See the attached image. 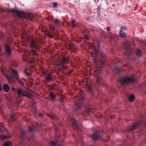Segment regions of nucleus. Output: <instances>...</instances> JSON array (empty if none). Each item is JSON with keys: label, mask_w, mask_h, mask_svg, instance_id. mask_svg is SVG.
<instances>
[{"label": "nucleus", "mask_w": 146, "mask_h": 146, "mask_svg": "<svg viewBox=\"0 0 146 146\" xmlns=\"http://www.w3.org/2000/svg\"><path fill=\"white\" fill-rule=\"evenodd\" d=\"M94 51L95 56L93 58V62L97 64V69L94 71V74L98 78L96 82L97 84L99 83L100 79L103 78L104 76L102 75V72L100 71L104 66L106 59V57L105 52L101 50H99L94 48Z\"/></svg>", "instance_id": "obj_1"}, {"label": "nucleus", "mask_w": 146, "mask_h": 146, "mask_svg": "<svg viewBox=\"0 0 146 146\" xmlns=\"http://www.w3.org/2000/svg\"><path fill=\"white\" fill-rule=\"evenodd\" d=\"M12 72L15 75V77L11 74H8L6 75V78L8 83L10 84H13L16 81H18L20 85L23 86L24 84L23 82L19 78V76L16 70L12 69Z\"/></svg>", "instance_id": "obj_2"}, {"label": "nucleus", "mask_w": 146, "mask_h": 146, "mask_svg": "<svg viewBox=\"0 0 146 146\" xmlns=\"http://www.w3.org/2000/svg\"><path fill=\"white\" fill-rule=\"evenodd\" d=\"M136 79L132 77L124 76L118 79L119 82L123 86H126L130 83H133L136 81Z\"/></svg>", "instance_id": "obj_3"}, {"label": "nucleus", "mask_w": 146, "mask_h": 146, "mask_svg": "<svg viewBox=\"0 0 146 146\" xmlns=\"http://www.w3.org/2000/svg\"><path fill=\"white\" fill-rule=\"evenodd\" d=\"M31 46L32 54L33 56H37L38 55V51L39 48V43L33 39H32L31 40Z\"/></svg>", "instance_id": "obj_4"}, {"label": "nucleus", "mask_w": 146, "mask_h": 146, "mask_svg": "<svg viewBox=\"0 0 146 146\" xmlns=\"http://www.w3.org/2000/svg\"><path fill=\"white\" fill-rule=\"evenodd\" d=\"M59 66L62 70H67L68 67L66 65L69 62L68 58L62 57L60 59L58 60Z\"/></svg>", "instance_id": "obj_5"}, {"label": "nucleus", "mask_w": 146, "mask_h": 146, "mask_svg": "<svg viewBox=\"0 0 146 146\" xmlns=\"http://www.w3.org/2000/svg\"><path fill=\"white\" fill-rule=\"evenodd\" d=\"M16 91L19 96H25L30 98L31 95L30 93L27 92L24 89L21 88H17Z\"/></svg>", "instance_id": "obj_6"}, {"label": "nucleus", "mask_w": 146, "mask_h": 146, "mask_svg": "<svg viewBox=\"0 0 146 146\" xmlns=\"http://www.w3.org/2000/svg\"><path fill=\"white\" fill-rule=\"evenodd\" d=\"M145 125V124L142 123L141 121H137L133 123L132 126L130 127L129 129L130 131H133L140 126L144 127Z\"/></svg>", "instance_id": "obj_7"}, {"label": "nucleus", "mask_w": 146, "mask_h": 146, "mask_svg": "<svg viewBox=\"0 0 146 146\" xmlns=\"http://www.w3.org/2000/svg\"><path fill=\"white\" fill-rule=\"evenodd\" d=\"M9 11L16 15L17 17L20 19H23L24 18L23 15V12L22 11L14 9H11L9 10Z\"/></svg>", "instance_id": "obj_8"}, {"label": "nucleus", "mask_w": 146, "mask_h": 146, "mask_svg": "<svg viewBox=\"0 0 146 146\" xmlns=\"http://www.w3.org/2000/svg\"><path fill=\"white\" fill-rule=\"evenodd\" d=\"M76 99L78 100V101L76 104V110L78 111L82 106L84 99L83 97H77Z\"/></svg>", "instance_id": "obj_9"}, {"label": "nucleus", "mask_w": 146, "mask_h": 146, "mask_svg": "<svg viewBox=\"0 0 146 146\" xmlns=\"http://www.w3.org/2000/svg\"><path fill=\"white\" fill-rule=\"evenodd\" d=\"M123 48L128 55L131 54L132 48L130 47V44L129 42H125L124 44Z\"/></svg>", "instance_id": "obj_10"}, {"label": "nucleus", "mask_w": 146, "mask_h": 146, "mask_svg": "<svg viewBox=\"0 0 146 146\" xmlns=\"http://www.w3.org/2000/svg\"><path fill=\"white\" fill-rule=\"evenodd\" d=\"M91 137L92 138L94 141L99 140L102 141H103V139L102 137L96 133H93Z\"/></svg>", "instance_id": "obj_11"}, {"label": "nucleus", "mask_w": 146, "mask_h": 146, "mask_svg": "<svg viewBox=\"0 0 146 146\" xmlns=\"http://www.w3.org/2000/svg\"><path fill=\"white\" fill-rule=\"evenodd\" d=\"M19 136L21 137L20 139L21 141L23 139V138H25V137L27 136V134H26L24 129H21L19 133Z\"/></svg>", "instance_id": "obj_12"}, {"label": "nucleus", "mask_w": 146, "mask_h": 146, "mask_svg": "<svg viewBox=\"0 0 146 146\" xmlns=\"http://www.w3.org/2000/svg\"><path fill=\"white\" fill-rule=\"evenodd\" d=\"M71 119L73 127L75 129L78 130V127L77 125V122L75 119L73 117H71Z\"/></svg>", "instance_id": "obj_13"}, {"label": "nucleus", "mask_w": 146, "mask_h": 146, "mask_svg": "<svg viewBox=\"0 0 146 146\" xmlns=\"http://www.w3.org/2000/svg\"><path fill=\"white\" fill-rule=\"evenodd\" d=\"M4 50L7 54L9 55L11 54V49L7 44H6L5 45Z\"/></svg>", "instance_id": "obj_14"}, {"label": "nucleus", "mask_w": 146, "mask_h": 146, "mask_svg": "<svg viewBox=\"0 0 146 146\" xmlns=\"http://www.w3.org/2000/svg\"><path fill=\"white\" fill-rule=\"evenodd\" d=\"M3 90L5 92H7L10 90V87L7 84H4L3 86Z\"/></svg>", "instance_id": "obj_15"}, {"label": "nucleus", "mask_w": 146, "mask_h": 146, "mask_svg": "<svg viewBox=\"0 0 146 146\" xmlns=\"http://www.w3.org/2000/svg\"><path fill=\"white\" fill-rule=\"evenodd\" d=\"M92 112V109L91 108H88L86 110L85 113L84 114V115L88 116H89L90 114Z\"/></svg>", "instance_id": "obj_16"}, {"label": "nucleus", "mask_w": 146, "mask_h": 146, "mask_svg": "<svg viewBox=\"0 0 146 146\" xmlns=\"http://www.w3.org/2000/svg\"><path fill=\"white\" fill-rule=\"evenodd\" d=\"M135 53L137 57L141 56H142V53L141 51L137 49L135 52Z\"/></svg>", "instance_id": "obj_17"}, {"label": "nucleus", "mask_w": 146, "mask_h": 146, "mask_svg": "<svg viewBox=\"0 0 146 146\" xmlns=\"http://www.w3.org/2000/svg\"><path fill=\"white\" fill-rule=\"evenodd\" d=\"M47 115L52 119H57L56 116V115L52 113L51 114H47Z\"/></svg>", "instance_id": "obj_18"}, {"label": "nucleus", "mask_w": 146, "mask_h": 146, "mask_svg": "<svg viewBox=\"0 0 146 146\" xmlns=\"http://www.w3.org/2000/svg\"><path fill=\"white\" fill-rule=\"evenodd\" d=\"M1 72L3 73V74L5 75L6 77V75L8 74H11L10 73H7L5 71V68L4 66L2 67L1 68Z\"/></svg>", "instance_id": "obj_19"}, {"label": "nucleus", "mask_w": 146, "mask_h": 146, "mask_svg": "<svg viewBox=\"0 0 146 146\" xmlns=\"http://www.w3.org/2000/svg\"><path fill=\"white\" fill-rule=\"evenodd\" d=\"M129 101L130 102H132L134 101L135 98V97L134 95H130L129 96Z\"/></svg>", "instance_id": "obj_20"}, {"label": "nucleus", "mask_w": 146, "mask_h": 146, "mask_svg": "<svg viewBox=\"0 0 146 146\" xmlns=\"http://www.w3.org/2000/svg\"><path fill=\"white\" fill-rule=\"evenodd\" d=\"M45 78L47 82H50L52 80V78L50 76H46Z\"/></svg>", "instance_id": "obj_21"}, {"label": "nucleus", "mask_w": 146, "mask_h": 146, "mask_svg": "<svg viewBox=\"0 0 146 146\" xmlns=\"http://www.w3.org/2000/svg\"><path fill=\"white\" fill-rule=\"evenodd\" d=\"M119 34L121 37L122 38H124L126 36L125 33L122 31H120Z\"/></svg>", "instance_id": "obj_22"}, {"label": "nucleus", "mask_w": 146, "mask_h": 146, "mask_svg": "<svg viewBox=\"0 0 146 146\" xmlns=\"http://www.w3.org/2000/svg\"><path fill=\"white\" fill-rule=\"evenodd\" d=\"M49 97L51 100H53L56 98V96L54 93L51 92L49 94Z\"/></svg>", "instance_id": "obj_23"}, {"label": "nucleus", "mask_w": 146, "mask_h": 146, "mask_svg": "<svg viewBox=\"0 0 146 146\" xmlns=\"http://www.w3.org/2000/svg\"><path fill=\"white\" fill-rule=\"evenodd\" d=\"M87 86L88 91H89L91 93H92V89L91 86L90 85H88L87 84Z\"/></svg>", "instance_id": "obj_24"}, {"label": "nucleus", "mask_w": 146, "mask_h": 146, "mask_svg": "<svg viewBox=\"0 0 146 146\" xmlns=\"http://www.w3.org/2000/svg\"><path fill=\"white\" fill-rule=\"evenodd\" d=\"M55 25H57L60 23V20L57 19H56L53 21Z\"/></svg>", "instance_id": "obj_25"}, {"label": "nucleus", "mask_w": 146, "mask_h": 146, "mask_svg": "<svg viewBox=\"0 0 146 146\" xmlns=\"http://www.w3.org/2000/svg\"><path fill=\"white\" fill-rule=\"evenodd\" d=\"M49 146H57V145L55 141H52L50 143Z\"/></svg>", "instance_id": "obj_26"}, {"label": "nucleus", "mask_w": 146, "mask_h": 146, "mask_svg": "<svg viewBox=\"0 0 146 146\" xmlns=\"http://www.w3.org/2000/svg\"><path fill=\"white\" fill-rule=\"evenodd\" d=\"M4 146H11V143L10 141L5 142Z\"/></svg>", "instance_id": "obj_27"}, {"label": "nucleus", "mask_w": 146, "mask_h": 146, "mask_svg": "<svg viewBox=\"0 0 146 146\" xmlns=\"http://www.w3.org/2000/svg\"><path fill=\"white\" fill-rule=\"evenodd\" d=\"M83 38L85 40H88L90 38V36L88 34H85L83 36Z\"/></svg>", "instance_id": "obj_28"}, {"label": "nucleus", "mask_w": 146, "mask_h": 146, "mask_svg": "<svg viewBox=\"0 0 146 146\" xmlns=\"http://www.w3.org/2000/svg\"><path fill=\"white\" fill-rule=\"evenodd\" d=\"M35 129V128L33 127H30L28 129L29 133H31L34 131Z\"/></svg>", "instance_id": "obj_29"}, {"label": "nucleus", "mask_w": 146, "mask_h": 146, "mask_svg": "<svg viewBox=\"0 0 146 146\" xmlns=\"http://www.w3.org/2000/svg\"><path fill=\"white\" fill-rule=\"evenodd\" d=\"M120 71V68H115V69L113 70V71L116 72L117 73H119Z\"/></svg>", "instance_id": "obj_30"}, {"label": "nucleus", "mask_w": 146, "mask_h": 146, "mask_svg": "<svg viewBox=\"0 0 146 146\" xmlns=\"http://www.w3.org/2000/svg\"><path fill=\"white\" fill-rule=\"evenodd\" d=\"M7 138V136L6 135H1V138L3 140Z\"/></svg>", "instance_id": "obj_31"}, {"label": "nucleus", "mask_w": 146, "mask_h": 146, "mask_svg": "<svg viewBox=\"0 0 146 146\" xmlns=\"http://www.w3.org/2000/svg\"><path fill=\"white\" fill-rule=\"evenodd\" d=\"M10 117L11 119L13 120H15V115L13 114H11L10 115Z\"/></svg>", "instance_id": "obj_32"}, {"label": "nucleus", "mask_w": 146, "mask_h": 146, "mask_svg": "<svg viewBox=\"0 0 146 146\" xmlns=\"http://www.w3.org/2000/svg\"><path fill=\"white\" fill-rule=\"evenodd\" d=\"M49 28L50 29L54 31L55 30V28L52 25H50L49 26Z\"/></svg>", "instance_id": "obj_33"}, {"label": "nucleus", "mask_w": 146, "mask_h": 146, "mask_svg": "<svg viewBox=\"0 0 146 146\" xmlns=\"http://www.w3.org/2000/svg\"><path fill=\"white\" fill-rule=\"evenodd\" d=\"M75 22V21L74 20H72V25H71V27H72L73 28H74L75 27V25L74 24Z\"/></svg>", "instance_id": "obj_34"}, {"label": "nucleus", "mask_w": 146, "mask_h": 146, "mask_svg": "<svg viewBox=\"0 0 146 146\" xmlns=\"http://www.w3.org/2000/svg\"><path fill=\"white\" fill-rule=\"evenodd\" d=\"M24 73L25 74H26L28 76H30V74L29 73L27 72V69H26L24 71Z\"/></svg>", "instance_id": "obj_35"}, {"label": "nucleus", "mask_w": 146, "mask_h": 146, "mask_svg": "<svg viewBox=\"0 0 146 146\" xmlns=\"http://www.w3.org/2000/svg\"><path fill=\"white\" fill-rule=\"evenodd\" d=\"M127 29V28L125 26H123L120 29L121 30L125 31Z\"/></svg>", "instance_id": "obj_36"}, {"label": "nucleus", "mask_w": 146, "mask_h": 146, "mask_svg": "<svg viewBox=\"0 0 146 146\" xmlns=\"http://www.w3.org/2000/svg\"><path fill=\"white\" fill-rule=\"evenodd\" d=\"M73 71V70H71L70 71L68 72L67 73L68 75H70L72 74V72Z\"/></svg>", "instance_id": "obj_37"}, {"label": "nucleus", "mask_w": 146, "mask_h": 146, "mask_svg": "<svg viewBox=\"0 0 146 146\" xmlns=\"http://www.w3.org/2000/svg\"><path fill=\"white\" fill-rule=\"evenodd\" d=\"M37 110L36 109H35L34 111V114L35 116H36L37 115Z\"/></svg>", "instance_id": "obj_38"}, {"label": "nucleus", "mask_w": 146, "mask_h": 146, "mask_svg": "<svg viewBox=\"0 0 146 146\" xmlns=\"http://www.w3.org/2000/svg\"><path fill=\"white\" fill-rule=\"evenodd\" d=\"M57 3L56 2H54L53 3V6L54 7H56L57 5Z\"/></svg>", "instance_id": "obj_39"}, {"label": "nucleus", "mask_w": 146, "mask_h": 146, "mask_svg": "<svg viewBox=\"0 0 146 146\" xmlns=\"http://www.w3.org/2000/svg\"><path fill=\"white\" fill-rule=\"evenodd\" d=\"M28 15L29 16H31V17H33V14L31 13H28Z\"/></svg>", "instance_id": "obj_40"}, {"label": "nucleus", "mask_w": 146, "mask_h": 146, "mask_svg": "<svg viewBox=\"0 0 146 146\" xmlns=\"http://www.w3.org/2000/svg\"><path fill=\"white\" fill-rule=\"evenodd\" d=\"M110 27H107V30L108 31V32H109L110 29Z\"/></svg>", "instance_id": "obj_41"}, {"label": "nucleus", "mask_w": 146, "mask_h": 146, "mask_svg": "<svg viewBox=\"0 0 146 146\" xmlns=\"http://www.w3.org/2000/svg\"><path fill=\"white\" fill-rule=\"evenodd\" d=\"M88 31H88V29H84V32H85L86 33H88Z\"/></svg>", "instance_id": "obj_42"}, {"label": "nucleus", "mask_w": 146, "mask_h": 146, "mask_svg": "<svg viewBox=\"0 0 146 146\" xmlns=\"http://www.w3.org/2000/svg\"><path fill=\"white\" fill-rule=\"evenodd\" d=\"M90 30L92 31H94V29L93 28H90Z\"/></svg>", "instance_id": "obj_43"}, {"label": "nucleus", "mask_w": 146, "mask_h": 146, "mask_svg": "<svg viewBox=\"0 0 146 146\" xmlns=\"http://www.w3.org/2000/svg\"><path fill=\"white\" fill-rule=\"evenodd\" d=\"M3 88H2L1 84H0V91H2Z\"/></svg>", "instance_id": "obj_44"}, {"label": "nucleus", "mask_w": 146, "mask_h": 146, "mask_svg": "<svg viewBox=\"0 0 146 146\" xmlns=\"http://www.w3.org/2000/svg\"><path fill=\"white\" fill-rule=\"evenodd\" d=\"M39 114V115L40 117H42V116L43 115V114H42V113H39V114Z\"/></svg>", "instance_id": "obj_45"}, {"label": "nucleus", "mask_w": 146, "mask_h": 146, "mask_svg": "<svg viewBox=\"0 0 146 146\" xmlns=\"http://www.w3.org/2000/svg\"><path fill=\"white\" fill-rule=\"evenodd\" d=\"M3 11V9H1V8H0V12H2V11Z\"/></svg>", "instance_id": "obj_46"}, {"label": "nucleus", "mask_w": 146, "mask_h": 146, "mask_svg": "<svg viewBox=\"0 0 146 146\" xmlns=\"http://www.w3.org/2000/svg\"><path fill=\"white\" fill-rule=\"evenodd\" d=\"M12 90L14 91H16V90H15V88H12Z\"/></svg>", "instance_id": "obj_47"}, {"label": "nucleus", "mask_w": 146, "mask_h": 146, "mask_svg": "<svg viewBox=\"0 0 146 146\" xmlns=\"http://www.w3.org/2000/svg\"><path fill=\"white\" fill-rule=\"evenodd\" d=\"M1 127L0 126V132H1Z\"/></svg>", "instance_id": "obj_48"}, {"label": "nucleus", "mask_w": 146, "mask_h": 146, "mask_svg": "<svg viewBox=\"0 0 146 146\" xmlns=\"http://www.w3.org/2000/svg\"><path fill=\"white\" fill-rule=\"evenodd\" d=\"M58 130V129L57 128H56V129L55 130Z\"/></svg>", "instance_id": "obj_49"}, {"label": "nucleus", "mask_w": 146, "mask_h": 146, "mask_svg": "<svg viewBox=\"0 0 146 146\" xmlns=\"http://www.w3.org/2000/svg\"><path fill=\"white\" fill-rule=\"evenodd\" d=\"M1 102V100L0 99V103Z\"/></svg>", "instance_id": "obj_50"}, {"label": "nucleus", "mask_w": 146, "mask_h": 146, "mask_svg": "<svg viewBox=\"0 0 146 146\" xmlns=\"http://www.w3.org/2000/svg\"><path fill=\"white\" fill-rule=\"evenodd\" d=\"M144 44H145V46H146V43H145Z\"/></svg>", "instance_id": "obj_51"}]
</instances>
